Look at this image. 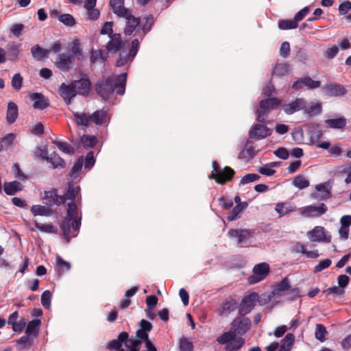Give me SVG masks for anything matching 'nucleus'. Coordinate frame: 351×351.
<instances>
[{"label":"nucleus","instance_id":"f257e3e1","mask_svg":"<svg viewBox=\"0 0 351 351\" xmlns=\"http://www.w3.org/2000/svg\"><path fill=\"white\" fill-rule=\"evenodd\" d=\"M141 328L136 330L137 339L130 338L128 332H120L117 338L110 341L106 345V349L114 351H139L140 346L144 343L145 351H157L156 346L149 339L148 332L152 329V324L146 319L140 322Z\"/></svg>","mask_w":351,"mask_h":351},{"label":"nucleus","instance_id":"f03ea898","mask_svg":"<svg viewBox=\"0 0 351 351\" xmlns=\"http://www.w3.org/2000/svg\"><path fill=\"white\" fill-rule=\"evenodd\" d=\"M250 328V318L239 315L231 323L230 330L223 332L217 337V341L219 344L226 345V351H237L245 343V339L242 336L246 334Z\"/></svg>","mask_w":351,"mask_h":351},{"label":"nucleus","instance_id":"7ed1b4c3","mask_svg":"<svg viewBox=\"0 0 351 351\" xmlns=\"http://www.w3.org/2000/svg\"><path fill=\"white\" fill-rule=\"evenodd\" d=\"M127 73H121L116 77H104L97 80L94 86L96 93L103 99L107 100L115 92L123 95L125 91Z\"/></svg>","mask_w":351,"mask_h":351},{"label":"nucleus","instance_id":"20e7f679","mask_svg":"<svg viewBox=\"0 0 351 351\" xmlns=\"http://www.w3.org/2000/svg\"><path fill=\"white\" fill-rule=\"evenodd\" d=\"M81 221L82 217L77 215V202H69L66 216L60 224V229L66 242H69L71 239V228L74 232H78L81 226Z\"/></svg>","mask_w":351,"mask_h":351},{"label":"nucleus","instance_id":"39448f33","mask_svg":"<svg viewBox=\"0 0 351 351\" xmlns=\"http://www.w3.org/2000/svg\"><path fill=\"white\" fill-rule=\"evenodd\" d=\"M212 166L213 170L208 176L209 179L215 180L217 183L221 185L232 180L235 174V171L233 169L228 166L221 169L218 162L215 160L213 161Z\"/></svg>","mask_w":351,"mask_h":351},{"label":"nucleus","instance_id":"423d86ee","mask_svg":"<svg viewBox=\"0 0 351 351\" xmlns=\"http://www.w3.org/2000/svg\"><path fill=\"white\" fill-rule=\"evenodd\" d=\"M281 101L278 97H271L262 99L259 102L260 108L257 110L256 121L265 123L271 110L276 109L280 105Z\"/></svg>","mask_w":351,"mask_h":351},{"label":"nucleus","instance_id":"0eeeda50","mask_svg":"<svg viewBox=\"0 0 351 351\" xmlns=\"http://www.w3.org/2000/svg\"><path fill=\"white\" fill-rule=\"evenodd\" d=\"M139 49V41L135 38L131 42L130 49L128 53L124 49L121 48L119 55L116 61V65L118 67L125 65L128 62H132L136 56Z\"/></svg>","mask_w":351,"mask_h":351},{"label":"nucleus","instance_id":"6e6552de","mask_svg":"<svg viewBox=\"0 0 351 351\" xmlns=\"http://www.w3.org/2000/svg\"><path fill=\"white\" fill-rule=\"evenodd\" d=\"M258 299L259 295L255 292L245 295L239 306V315L245 316L250 313L256 306Z\"/></svg>","mask_w":351,"mask_h":351},{"label":"nucleus","instance_id":"1a4fd4ad","mask_svg":"<svg viewBox=\"0 0 351 351\" xmlns=\"http://www.w3.org/2000/svg\"><path fill=\"white\" fill-rule=\"evenodd\" d=\"M269 264L261 263L256 265L253 268V275L248 277L247 280L250 285L256 284L266 278L269 273Z\"/></svg>","mask_w":351,"mask_h":351},{"label":"nucleus","instance_id":"9d476101","mask_svg":"<svg viewBox=\"0 0 351 351\" xmlns=\"http://www.w3.org/2000/svg\"><path fill=\"white\" fill-rule=\"evenodd\" d=\"M254 230L249 229H230L228 235L230 237L237 239V243L240 247H245L248 240L253 237Z\"/></svg>","mask_w":351,"mask_h":351},{"label":"nucleus","instance_id":"9b49d317","mask_svg":"<svg viewBox=\"0 0 351 351\" xmlns=\"http://www.w3.org/2000/svg\"><path fill=\"white\" fill-rule=\"evenodd\" d=\"M322 92L328 97H343L348 93L346 86L337 82H328L322 88Z\"/></svg>","mask_w":351,"mask_h":351},{"label":"nucleus","instance_id":"f8f14e48","mask_svg":"<svg viewBox=\"0 0 351 351\" xmlns=\"http://www.w3.org/2000/svg\"><path fill=\"white\" fill-rule=\"evenodd\" d=\"M42 199L44 204L48 206H58L64 204V199L62 195L58 194V190L57 189H51L49 191H45L44 195Z\"/></svg>","mask_w":351,"mask_h":351},{"label":"nucleus","instance_id":"ddd939ff","mask_svg":"<svg viewBox=\"0 0 351 351\" xmlns=\"http://www.w3.org/2000/svg\"><path fill=\"white\" fill-rule=\"evenodd\" d=\"M155 22L156 18L152 14L143 17L142 19H141L140 27L136 29L135 36L143 40L145 35L151 31Z\"/></svg>","mask_w":351,"mask_h":351},{"label":"nucleus","instance_id":"4468645a","mask_svg":"<svg viewBox=\"0 0 351 351\" xmlns=\"http://www.w3.org/2000/svg\"><path fill=\"white\" fill-rule=\"evenodd\" d=\"M308 237L311 241L330 243L331 236L325 231L322 226H315L312 230L308 232Z\"/></svg>","mask_w":351,"mask_h":351},{"label":"nucleus","instance_id":"2eb2a0df","mask_svg":"<svg viewBox=\"0 0 351 351\" xmlns=\"http://www.w3.org/2000/svg\"><path fill=\"white\" fill-rule=\"evenodd\" d=\"M264 123L254 124L249 131V137L254 140L263 139L271 134V130Z\"/></svg>","mask_w":351,"mask_h":351},{"label":"nucleus","instance_id":"dca6fc26","mask_svg":"<svg viewBox=\"0 0 351 351\" xmlns=\"http://www.w3.org/2000/svg\"><path fill=\"white\" fill-rule=\"evenodd\" d=\"M125 19V26L124 27V34L125 36H131L133 32H136L141 24V17H136L129 11L126 14L121 16Z\"/></svg>","mask_w":351,"mask_h":351},{"label":"nucleus","instance_id":"f3484780","mask_svg":"<svg viewBox=\"0 0 351 351\" xmlns=\"http://www.w3.org/2000/svg\"><path fill=\"white\" fill-rule=\"evenodd\" d=\"M328 210V207L324 203L318 205H310L303 208L302 215L306 217H318L324 215Z\"/></svg>","mask_w":351,"mask_h":351},{"label":"nucleus","instance_id":"a211bd4d","mask_svg":"<svg viewBox=\"0 0 351 351\" xmlns=\"http://www.w3.org/2000/svg\"><path fill=\"white\" fill-rule=\"evenodd\" d=\"M317 191L311 194V197L316 200H326L331 197L330 187L328 182H324L315 186Z\"/></svg>","mask_w":351,"mask_h":351},{"label":"nucleus","instance_id":"6ab92c4d","mask_svg":"<svg viewBox=\"0 0 351 351\" xmlns=\"http://www.w3.org/2000/svg\"><path fill=\"white\" fill-rule=\"evenodd\" d=\"M75 90H77V94L88 96L91 89V82L90 80L86 76H83L80 80L72 82Z\"/></svg>","mask_w":351,"mask_h":351},{"label":"nucleus","instance_id":"aec40b11","mask_svg":"<svg viewBox=\"0 0 351 351\" xmlns=\"http://www.w3.org/2000/svg\"><path fill=\"white\" fill-rule=\"evenodd\" d=\"M306 107V99L304 98H296L290 103L285 104L282 106V110L287 114H293V113L303 110Z\"/></svg>","mask_w":351,"mask_h":351},{"label":"nucleus","instance_id":"412c9836","mask_svg":"<svg viewBox=\"0 0 351 351\" xmlns=\"http://www.w3.org/2000/svg\"><path fill=\"white\" fill-rule=\"evenodd\" d=\"M74 62L75 57L73 55L69 54L65 56L64 54L60 53L56 64L61 71H69L73 68Z\"/></svg>","mask_w":351,"mask_h":351},{"label":"nucleus","instance_id":"4be33fe9","mask_svg":"<svg viewBox=\"0 0 351 351\" xmlns=\"http://www.w3.org/2000/svg\"><path fill=\"white\" fill-rule=\"evenodd\" d=\"M30 99L34 102L33 107L35 109L43 110L50 105L49 99L41 93H32Z\"/></svg>","mask_w":351,"mask_h":351},{"label":"nucleus","instance_id":"5701e85b","mask_svg":"<svg viewBox=\"0 0 351 351\" xmlns=\"http://www.w3.org/2000/svg\"><path fill=\"white\" fill-rule=\"evenodd\" d=\"M237 308V303L234 299L225 300L218 309L220 316H228Z\"/></svg>","mask_w":351,"mask_h":351},{"label":"nucleus","instance_id":"b1692460","mask_svg":"<svg viewBox=\"0 0 351 351\" xmlns=\"http://www.w3.org/2000/svg\"><path fill=\"white\" fill-rule=\"evenodd\" d=\"M110 40L106 45L108 51L117 52L124 45V43L121 40V36L120 34L114 33L109 36Z\"/></svg>","mask_w":351,"mask_h":351},{"label":"nucleus","instance_id":"393cba45","mask_svg":"<svg viewBox=\"0 0 351 351\" xmlns=\"http://www.w3.org/2000/svg\"><path fill=\"white\" fill-rule=\"evenodd\" d=\"M81 189L80 186H75L73 183L69 182L64 194L62 195L64 197V203L66 200L71 201V202H76L75 199L80 194Z\"/></svg>","mask_w":351,"mask_h":351},{"label":"nucleus","instance_id":"a878e982","mask_svg":"<svg viewBox=\"0 0 351 351\" xmlns=\"http://www.w3.org/2000/svg\"><path fill=\"white\" fill-rule=\"evenodd\" d=\"M109 4L113 12L119 17L130 11L124 7V0H110Z\"/></svg>","mask_w":351,"mask_h":351},{"label":"nucleus","instance_id":"bb28decb","mask_svg":"<svg viewBox=\"0 0 351 351\" xmlns=\"http://www.w3.org/2000/svg\"><path fill=\"white\" fill-rule=\"evenodd\" d=\"M47 163L51 165V168L56 169H63L66 166L65 160L61 158L56 152H52L46 161Z\"/></svg>","mask_w":351,"mask_h":351},{"label":"nucleus","instance_id":"cd10ccee","mask_svg":"<svg viewBox=\"0 0 351 351\" xmlns=\"http://www.w3.org/2000/svg\"><path fill=\"white\" fill-rule=\"evenodd\" d=\"M19 116V108L17 105L13 102L10 101L8 104V109L6 112V121L9 124L14 123Z\"/></svg>","mask_w":351,"mask_h":351},{"label":"nucleus","instance_id":"c85d7f7f","mask_svg":"<svg viewBox=\"0 0 351 351\" xmlns=\"http://www.w3.org/2000/svg\"><path fill=\"white\" fill-rule=\"evenodd\" d=\"M51 50L44 49L39 45H36L31 48V53L35 60L40 61L47 58Z\"/></svg>","mask_w":351,"mask_h":351},{"label":"nucleus","instance_id":"c756f323","mask_svg":"<svg viewBox=\"0 0 351 351\" xmlns=\"http://www.w3.org/2000/svg\"><path fill=\"white\" fill-rule=\"evenodd\" d=\"M84 161V157L81 156L78 157V158L75 162L74 165L73 166L71 172L69 173V176L73 180L80 178V174L82 171Z\"/></svg>","mask_w":351,"mask_h":351},{"label":"nucleus","instance_id":"7c9ffc66","mask_svg":"<svg viewBox=\"0 0 351 351\" xmlns=\"http://www.w3.org/2000/svg\"><path fill=\"white\" fill-rule=\"evenodd\" d=\"M107 117L106 112L102 110H97L90 115V121L97 125H103L106 123Z\"/></svg>","mask_w":351,"mask_h":351},{"label":"nucleus","instance_id":"2f4dec72","mask_svg":"<svg viewBox=\"0 0 351 351\" xmlns=\"http://www.w3.org/2000/svg\"><path fill=\"white\" fill-rule=\"evenodd\" d=\"M41 321L38 319H34L29 322L25 329V334L36 337L39 332V326Z\"/></svg>","mask_w":351,"mask_h":351},{"label":"nucleus","instance_id":"473e14b6","mask_svg":"<svg viewBox=\"0 0 351 351\" xmlns=\"http://www.w3.org/2000/svg\"><path fill=\"white\" fill-rule=\"evenodd\" d=\"M58 93L61 97H75L77 95V90H75V86H73L72 82L69 84L62 83L59 87Z\"/></svg>","mask_w":351,"mask_h":351},{"label":"nucleus","instance_id":"72a5a7b5","mask_svg":"<svg viewBox=\"0 0 351 351\" xmlns=\"http://www.w3.org/2000/svg\"><path fill=\"white\" fill-rule=\"evenodd\" d=\"M71 267V265L69 262L64 261L59 255L56 256V271L59 276H62L64 272L69 271Z\"/></svg>","mask_w":351,"mask_h":351},{"label":"nucleus","instance_id":"f704fd0d","mask_svg":"<svg viewBox=\"0 0 351 351\" xmlns=\"http://www.w3.org/2000/svg\"><path fill=\"white\" fill-rule=\"evenodd\" d=\"M288 289H290L289 279L285 277L274 287L272 293L278 295H284Z\"/></svg>","mask_w":351,"mask_h":351},{"label":"nucleus","instance_id":"c9c22d12","mask_svg":"<svg viewBox=\"0 0 351 351\" xmlns=\"http://www.w3.org/2000/svg\"><path fill=\"white\" fill-rule=\"evenodd\" d=\"M295 341V336L292 333H287L281 340L278 351H290Z\"/></svg>","mask_w":351,"mask_h":351},{"label":"nucleus","instance_id":"e433bc0d","mask_svg":"<svg viewBox=\"0 0 351 351\" xmlns=\"http://www.w3.org/2000/svg\"><path fill=\"white\" fill-rule=\"evenodd\" d=\"M275 210L279 214V217H282L295 211V207L287 202L278 203L275 207Z\"/></svg>","mask_w":351,"mask_h":351},{"label":"nucleus","instance_id":"4c0bfd02","mask_svg":"<svg viewBox=\"0 0 351 351\" xmlns=\"http://www.w3.org/2000/svg\"><path fill=\"white\" fill-rule=\"evenodd\" d=\"M3 188L5 194L8 195H13L21 191V183L17 181L5 182Z\"/></svg>","mask_w":351,"mask_h":351},{"label":"nucleus","instance_id":"58836bf2","mask_svg":"<svg viewBox=\"0 0 351 351\" xmlns=\"http://www.w3.org/2000/svg\"><path fill=\"white\" fill-rule=\"evenodd\" d=\"M325 123L330 128L342 129L346 125L347 121L346 118L339 117L326 119Z\"/></svg>","mask_w":351,"mask_h":351},{"label":"nucleus","instance_id":"ea45409f","mask_svg":"<svg viewBox=\"0 0 351 351\" xmlns=\"http://www.w3.org/2000/svg\"><path fill=\"white\" fill-rule=\"evenodd\" d=\"M31 212L34 216H49L52 211L47 206L42 205H34L31 207Z\"/></svg>","mask_w":351,"mask_h":351},{"label":"nucleus","instance_id":"a19ab883","mask_svg":"<svg viewBox=\"0 0 351 351\" xmlns=\"http://www.w3.org/2000/svg\"><path fill=\"white\" fill-rule=\"evenodd\" d=\"M73 117L77 125L87 127L90 121V115L88 116L84 112H74Z\"/></svg>","mask_w":351,"mask_h":351},{"label":"nucleus","instance_id":"79ce46f5","mask_svg":"<svg viewBox=\"0 0 351 351\" xmlns=\"http://www.w3.org/2000/svg\"><path fill=\"white\" fill-rule=\"evenodd\" d=\"M247 206V202H242L240 204H237L231 210L229 215L227 217V219L229 221H232L235 220L239 214L241 213L246 207Z\"/></svg>","mask_w":351,"mask_h":351},{"label":"nucleus","instance_id":"37998d69","mask_svg":"<svg viewBox=\"0 0 351 351\" xmlns=\"http://www.w3.org/2000/svg\"><path fill=\"white\" fill-rule=\"evenodd\" d=\"M322 110V104L320 103H316L313 105H308L306 101V107L303 108L304 113L308 116L317 115L321 113Z\"/></svg>","mask_w":351,"mask_h":351},{"label":"nucleus","instance_id":"c03bdc74","mask_svg":"<svg viewBox=\"0 0 351 351\" xmlns=\"http://www.w3.org/2000/svg\"><path fill=\"white\" fill-rule=\"evenodd\" d=\"M80 141H81L84 147L86 149L93 148L97 143V139L96 136H93V135L84 134L81 137Z\"/></svg>","mask_w":351,"mask_h":351},{"label":"nucleus","instance_id":"a18cd8bd","mask_svg":"<svg viewBox=\"0 0 351 351\" xmlns=\"http://www.w3.org/2000/svg\"><path fill=\"white\" fill-rule=\"evenodd\" d=\"M21 45H16L14 43L7 45L8 55L10 60H15L19 55Z\"/></svg>","mask_w":351,"mask_h":351},{"label":"nucleus","instance_id":"49530a36","mask_svg":"<svg viewBox=\"0 0 351 351\" xmlns=\"http://www.w3.org/2000/svg\"><path fill=\"white\" fill-rule=\"evenodd\" d=\"M107 53L102 49H93L90 56V62L91 64H95L99 59H101L103 62L107 59Z\"/></svg>","mask_w":351,"mask_h":351},{"label":"nucleus","instance_id":"de8ad7c7","mask_svg":"<svg viewBox=\"0 0 351 351\" xmlns=\"http://www.w3.org/2000/svg\"><path fill=\"white\" fill-rule=\"evenodd\" d=\"M53 143L56 145L58 147V148L63 153L71 155L73 154L75 152L73 147H72L70 144H69L66 142L53 141Z\"/></svg>","mask_w":351,"mask_h":351},{"label":"nucleus","instance_id":"09e8293b","mask_svg":"<svg viewBox=\"0 0 351 351\" xmlns=\"http://www.w3.org/2000/svg\"><path fill=\"white\" fill-rule=\"evenodd\" d=\"M303 84L308 90H313L321 86V82L319 80H314L310 76L306 75L302 77Z\"/></svg>","mask_w":351,"mask_h":351},{"label":"nucleus","instance_id":"8fccbe9b","mask_svg":"<svg viewBox=\"0 0 351 351\" xmlns=\"http://www.w3.org/2000/svg\"><path fill=\"white\" fill-rule=\"evenodd\" d=\"M293 184L299 189H304L310 185V182L304 176L299 175L293 178Z\"/></svg>","mask_w":351,"mask_h":351},{"label":"nucleus","instance_id":"3c124183","mask_svg":"<svg viewBox=\"0 0 351 351\" xmlns=\"http://www.w3.org/2000/svg\"><path fill=\"white\" fill-rule=\"evenodd\" d=\"M289 65L287 63L277 64L274 68L273 74L277 76H283L289 71Z\"/></svg>","mask_w":351,"mask_h":351},{"label":"nucleus","instance_id":"603ef678","mask_svg":"<svg viewBox=\"0 0 351 351\" xmlns=\"http://www.w3.org/2000/svg\"><path fill=\"white\" fill-rule=\"evenodd\" d=\"M328 334L326 327L321 324L316 325L315 336L317 339L323 342L326 339V336Z\"/></svg>","mask_w":351,"mask_h":351},{"label":"nucleus","instance_id":"864d4df0","mask_svg":"<svg viewBox=\"0 0 351 351\" xmlns=\"http://www.w3.org/2000/svg\"><path fill=\"white\" fill-rule=\"evenodd\" d=\"M298 27V23L293 19L291 20H280L278 21V27L280 29L287 30L295 29Z\"/></svg>","mask_w":351,"mask_h":351},{"label":"nucleus","instance_id":"5fc2aeb1","mask_svg":"<svg viewBox=\"0 0 351 351\" xmlns=\"http://www.w3.org/2000/svg\"><path fill=\"white\" fill-rule=\"evenodd\" d=\"M34 226L37 229L43 232L54 234H56L58 232V229L51 223L41 224L38 223L37 221H34Z\"/></svg>","mask_w":351,"mask_h":351},{"label":"nucleus","instance_id":"6e6d98bb","mask_svg":"<svg viewBox=\"0 0 351 351\" xmlns=\"http://www.w3.org/2000/svg\"><path fill=\"white\" fill-rule=\"evenodd\" d=\"M16 135L14 133H8L1 138V144H2L3 151L6 150L14 143Z\"/></svg>","mask_w":351,"mask_h":351},{"label":"nucleus","instance_id":"4d7b16f0","mask_svg":"<svg viewBox=\"0 0 351 351\" xmlns=\"http://www.w3.org/2000/svg\"><path fill=\"white\" fill-rule=\"evenodd\" d=\"M58 19L59 21L66 26L72 27L75 24V20L74 17L70 14H59Z\"/></svg>","mask_w":351,"mask_h":351},{"label":"nucleus","instance_id":"13d9d810","mask_svg":"<svg viewBox=\"0 0 351 351\" xmlns=\"http://www.w3.org/2000/svg\"><path fill=\"white\" fill-rule=\"evenodd\" d=\"M72 54L74 57H77L78 60H82L83 58V54L82 53V48L80 46V43L78 40H75L72 43L71 47Z\"/></svg>","mask_w":351,"mask_h":351},{"label":"nucleus","instance_id":"bf43d9fd","mask_svg":"<svg viewBox=\"0 0 351 351\" xmlns=\"http://www.w3.org/2000/svg\"><path fill=\"white\" fill-rule=\"evenodd\" d=\"M179 348L180 351H193V343L186 337H182L180 339Z\"/></svg>","mask_w":351,"mask_h":351},{"label":"nucleus","instance_id":"052dcab7","mask_svg":"<svg viewBox=\"0 0 351 351\" xmlns=\"http://www.w3.org/2000/svg\"><path fill=\"white\" fill-rule=\"evenodd\" d=\"M34 342V337L27 335H25L18 340L19 344H22L23 346L21 348L29 349Z\"/></svg>","mask_w":351,"mask_h":351},{"label":"nucleus","instance_id":"680f3d73","mask_svg":"<svg viewBox=\"0 0 351 351\" xmlns=\"http://www.w3.org/2000/svg\"><path fill=\"white\" fill-rule=\"evenodd\" d=\"M51 293L49 290L45 291L41 295V304L46 309L51 306Z\"/></svg>","mask_w":351,"mask_h":351},{"label":"nucleus","instance_id":"e2e57ef3","mask_svg":"<svg viewBox=\"0 0 351 351\" xmlns=\"http://www.w3.org/2000/svg\"><path fill=\"white\" fill-rule=\"evenodd\" d=\"M35 156L40 160L47 161L49 158L47 147H37L35 151Z\"/></svg>","mask_w":351,"mask_h":351},{"label":"nucleus","instance_id":"0e129e2a","mask_svg":"<svg viewBox=\"0 0 351 351\" xmlns=\"http://www.w3.org/2000/svg\"><path fill=\"white\" fill-rule=\"evenodd\" d=\"M23 78L21 75L18 73L14 75L12 79V86L16 90H19L22 87Z\"/></svg>","mask_w":351,"mask_h":351},{"label":"nucleus","instance_id":"69168bd1","mask_svg":"<svg viewBox=\"0 0 351 351\" xmlns=\"http://www.w3.org/2000/svg\"><path fill=\"white\" fill-rule=\"evenodd\" d=\"M339 48L336 45L327 48L324 52V56L327 60L333 59L338 53Z\"/></svg>","mask_w":351,"mask_h":351},{"label":"nucleus","instance_id":"338daca9","mask_svg":"<svg viewBox=\"0 0 351 351\" xmlns=\"http://www.w3.org/2000/svg\"><path fill=\"white\" fill-rule=\"evenodd\" d=\"M284 295H287L291 300H295L301 296L300 289L298 287L292 288L290 286V289L284 293Z\"/></svg>","mask_w":351,"mask_h":351},{"label":"nucleus","instance_id":"774afa93","mask_svg":"<svg viewBox=\"0 0 351 351\" xmlns=\"http://www.w3.org/2000/svg\"><path fill=\"white\" fill-rule=\"evenodd\" d=\"M331 263H332V261L329 258H326V259L320 261L319 264H317L314 267V272L317 273V272L322 271V270L329 267L330 266Z\"/></svg>","mask_w":351,"mask_h":351}]
</instances>
